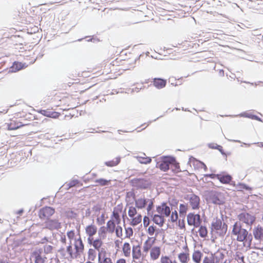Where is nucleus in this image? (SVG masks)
<instances>
[{"instance_id":"nucleus-14","label":"nucleus","mask_w":263,"mask_h":263,"mask_svg":"<svg viewBox=\"0 0 263 263\" xmlns=\"http://www.w3.org/2000/svg\"><path fill=\"white\" fill-rule=\"evenodd\" d=\"M187 221L189 226L198 227L201 222L199 214L190 213L187 215Z\"/></svg>"},{"instance_id":"nucleus-53","label":"nucleus","mask_w":263,"mask_h":263,"mask_svg":"<svg viewBox=\"0 0 263 263\" xmlns=\"http://www.w3.org/2000/svg\"><path fill=\"white\" fill-rule=\"evenodd\" d=\"M235 259L237 261L240 260L242 262H244V256L242 255L240 252H236L235 255Z\"/></svg>"},{"instance_id":"nucleus-16","label":"nucleus","mask_w":263,"mask_h":263,"mask_svg":"<svg viewBox=\"0 0 263 263\" xmlns=\"http://www.w3.org/2000/svg\"><path fill=\"white\" fill-rule=\"evenodd\" d=\"M43 249H36L31 254V256L33 258L34 263H45L47 260V257L42 255Z\"/></svg>"},{"instance_id":"nucleus-26","label":"nucleus","mask_w":263,"mask_h":263,"mask_svg":"<svg viewBox=\"0 0 263 263\" xmlns=\"http://www.w3.org/2000/svg\"><path fill=\"white\" fill-rule=\"evenodd\" d=\"M61 227L60 223L58 220H47L46 221V228L50 230L58 229Z\"/></svg>"},{"instance_id":"nucleus-41","label":"nucleus","mask_w":263,"mask_h":263,"mask_svg":"<svg viewBox=\"0 0 263 263\" xmlns=\"http://www.w3.org/2000/svg\"><path fill=\"white\" fill-rule=\"evenodd\" d=\"M188 206L186 204H180L179 205V212L180 215H185L187 211Z\"/></svg>"},{"instance_id":"nucleus-5","label":"nucleus","mask_w":263,"mask_h":263,"mask_svg":"<svg viewBox=\"0 0 263 263\" xmlns=\"http://www.w3.org/2000/svg\"><path fill=\"white\" fill-rule=\"evenodd\" d=\"M128 215L129 217L130 224L132 226H136L142 221V215L138 213L137 209L133 206L129 207Z\"/></svg>"},{"instance_id":"nucleus-10","label":"nucleus","mask_w":263,"mask_h":263,"mask_svg":"<svg viewBox=\"0 0 263 263\" xmlns=\"http://www.w3.org/2000/svg\"><path fill=\"white\" fill-rule=\"evenodd\" d=\"M130 184L137 189H145L151 185V182L145 178H134L131 180Z\"/></svg>"},{"instance_id":"nucleus-29","label":"nucleus","mask_w":263,"mask_h":263,"mask_svg":"<svg viewBox=\"0 0 263 263\" xmlns=\"http://www.w3.org/2000/svg\"><path fill=\"white\" fill-rule=\"evenodd\" d=\"M253 233L256 239L263 241V228L261 226L258 225L255 227Z\"/></svg>"},{"instance_id":"nucleus-31","label":"nucleus","mask_w":263,"mask_h":263,"mask_svg":"<svg viewBox=\"0 0 263 263\" xmlns=\"http://www.w3.org/2000/svg\"><path fill=\"white\" fill-rule=\"evenodd\" d=\"M122 250L123 254L125 257H129L130 256L132 248L129 242H125L123 245Z\"/></svg>"},{"instance_id":"nucleus-45","label":"nucleus","mask_w":263,"mask_h":263,"mask_svg":"<svg viewBox=\"0 0 263 263\" xmlns=\"http://www.w3.org/2000/svg\"><path fill=\"white\" fill-rule=\"evenodd\" d=\"M95 182L98 183L100 185L105 186V185H108L110 183V180H107L103 179V178H100V179H97L95 181Z\"/></svg>"},{"instance_id":"nucleus-24","label":"nucleus","mask_w":263,"mask_h":263,"mask_svg":"<svg viewBox=\"0 0 263 263\" xmlns=\"http://www.w3.org/2000/svg\"><path fill=\"white\" fill-rule=\"evenodd\" d=\"M171 158H165L162 160L158 162L157 167H159L162 171L166 172L170 168Z\"/></svg>"},{"instance_id":"nucleus-21","label":"nucleus","mask_w":263,"mask_h":263,"mask_svg":"<svg viewBox=\"0 0 263 263\" xmlns=\"http://www.w3.org/2000/svg\"><path fill=\"white\" fill-rule=\"evenodd\" d=\"M88 243L92 246L93 249L98 251L99 252L101 251V249L103 245V242L101 238H98L97 239L89 238L87 239Z\"/></svg>"},{"instance_id":"nucleus-12","label":"nucleus","mask_w":263,"mask_h":263,"mask_svg":"<svg viewBox=\"0 0 263 263\" xmlns=\"http://www.w3.org/2000/svg\"><path fill=\"white\" fill-rule=\"evenodd\" d=\"M60 101L61 102V104L58 105V106H63L62 109L63 110L73 109L77 106L74 99L71 97H65Z\"/></svg>"},{"instance_id":"nucleus-48","label":"nucleus","mask_w":263,"mask_h":263,"mask_svg":"<svg viewBox=\"0 0 263 263\" xmlns=\"http://www.w3.org/2000/svg\"><path fill=\"white\" fill-rule=\"evenodd\" d=\"M43 250L45 254H51L52 253L53 247L51 245H46L44 246Z\"/></svg>"},{"instance_id":"nucleus-43","label":"nucleus","mask_w":263,"mask_h":263,"mask_svg":"<svg viewBox=\"0 0 263 263\" xmlns=\"http://www.w3.org/2000/svg\"><path fill=\"white\" fill-rule=\"evenodd\" d=\"M199 234L201 237H205L208 235V230L205 227L201 226L199 229Z\"/></svg>"},{"instance_id":"nucleus-59","label":"nucleus","mask_w":263,"mask_h":263,"mask_svg":"<svg viewBox=\"0 0 263 263\" xmlns=\"http://www.w3.org/2000/svg\"><path fill=\"white\" fill-rule=\"evenodd\" d=\"M126 198H135V194L133 192H128L126 194Z\"/></svg>"},{"instance_id":"nucleus-33","label":"nucleus","mask_w":263,"mask_h":263,"mask_svg":"<svg viewBox=\"0 0 263 263\" xmlns=\"http://www.w3.org/2000/svg\"><path fill=\"white\" fill-rule=\"evenodd\" d=\"M166 80L160 78H155L153 80V85L158 89H161L165 86Z\"/></svg>"},{"instance_id":"nucleus-60","label":"nucleus","mask_w":263,"mask_h":263,"mask_svg":"<svg viewBox=\"0 0 263 263\" xmlns=\"http://www.w3.org/2000/svg\"><path fill=\"white\" fill-rule=\"evenodd\" d=\"M79 183V182L78 180H72V181H70L69 183V187L74 186L75 185H77Z\"/></svg>"},{"instance_id":"nucleus-9","label":"nucleus","mask_w":263,"mask_h":263,"mask_svg":"<svg viewBox=\"0 0 263 263\" xmlns=\"http://www.w3.org/2000/svg\"><path fill=\"white\" fill-rule=\"evenodd\" d=\"M88 69V71H85L83 72V76H88L91 78H94L100 76H103L102 62L94 67L89 68Z\"/></svg>"},{"instance_id":"nucleus-55","label":"nucleus","mask_w":263,"mask_h":263,"mask_svg":"<svg viewBox=\"0 0 263 263\" xmlns=\"http://www.w3.org/2000/svg\"><path fill=\"white\" fill-rule=\"evenodd\" d=\"M67 235L68 238L70 239V241H71L72 240H73L74 238L75 237V233L74 231H68L67 233Z\"/></svg>"},{"instance_id":"nucleus-17","label":"nucleus","mask_w":263,"mask_h":263,"mask_svg":"<svg viewBox=\"0 0 263 263\" xmlns=\"http://www.w3.org/2000/svg\"><path fill=\"white\" fill-rule=\"evenodd\" d=\"M190 205L192 210H198L200 208V198L197 195L192 194L187 196Z\"/></svg>"},{"instance_id":"nucleus-2","label":"nucleus","mask_w":263,"mask_h":263,"mask_svg":"<svg viewBox=\"0 0 263 263\" xmlns=\"http://www.w3.org/2000/svg\"><path fill=\"white\" fill-rule=\"evenodd\" d=\"M26 114L24 111L15 113L7 123L8 130H15L27 125L26 123Z\"/></svg>"},{"instance_id":"nucleus-42","label":"nucleus","mask_w":263,"mask_h":263,"mask_svg":"<svg viewBox=\"0 0 263 263\" xmlns=\"http://www.w3.org/2000/svg\"><path fill=\"white\" fill-rule=\"evenodd\" d=\"M107 229L105 227H101L99 230L98 234L100 238L104 239L106 237Z\"/></svg>"},{"instance_id":"nucleus-22","label":"nucleus","mask_w":263,"mask_h":263,"mask_svg":"<svg viewBox=\"0 0 263 263\" xmlns=\"http://www.w3.org/2000/svg\"><path fill=\"white\" fill-rule=\"evenodd\" d=\"M212 259L213 263H221L225 257L224 252L218 250L210 256Z\"/></svg>"},{"instance_id":"nucleus-49","label":"nucleus","mask_w":263,"mask_h":263,"mask_svg":"<svg viewBox=\"0 0 263 263\" xmlns=\"http://www.w3.org/2000/svg\"><path fill=\"white\" fill-rule=\"evenodd\" d=\"M125 237L126 238H130L133 235V230L131 227H127L125 228Z\"/></svg>"},{"instance_id":"nucleus-6","label":"nucleus","mask_w":263,"mask_h":263,"mask_svg":"<svg viewBox=\"0 0 263 263\" xmlns=\"http://www.w3.org/2000/svg\"><path fill=\"white\" fill-rule=\"evenodd\" d=\"M102 67L103 70V75L108 76L105 79H111L112 78H116L118 75L115 72V68L112 64L108 60H105L102 62Z\"/></svg>"},{"instance_id":"nucleus-35","label":"nucleus","mask_w":263,"mask_h":263,"mask_svg":"<svg viewBox=\"0 0 263 263\" xmlns=\"http://www.w3.org/2000/svg\"><path fill=\"white\" fill-rule=\"evenodd\" d=\"M41 112L42 115L51 118H56L59 117L60 113L55 111H51L49 109L42 110Z\"/></svg>"},{"instance_id":"nucleus-19","label":"nucleus","mask_w":263,"mask_h":263,"mask_svg":"<svg viewBox=\"0 0 263 263\" xmlns=\"http://www.w3.org/2000/svg\"><path fill=\"white\" fill-rule=\"evenodd\" d=\"M156 240L155 237H148L145 241L143 246V252L145 254V256L147 255L148 251L153 247V246L155 244Z\"/></svg>"},{"instance_id":"nucleus-58","label":"nucleus","mask_w":263,"mask_h":263,"mask_svg":"<svg viewBox=\"0 0 263 263\" xmlns=\"http://www.w3.org/2000/svg\"><path fill=\"white\" fill-rule=\"evenodd\" d=\"M202 263H213V260L210 256H205L203 259Z\"/></svg>"},{"instance_id":"nucleus-64","label":"nucleus","mask_w":263,"mask_h":263,"mask_svg":"<svg viewBox=\"0 0 263 263\" xmlns=\"http://www.w3.org/2000/svg\"><path fill=\"white\" fill-rule=\"evenodd\" d=\"M61 241L63 243H66V239L65 236L61 238Z\"/></svg>"},{"instance_id":"nucleus-56","label":"nucleus","mask_w":263,"mask_h":263,"mask_svg":"<svg viewBox=\"0 0 263 263\" xmlns=\"http://www.w3.org/2000/svg\"><path fill=\"white\" fill-rule=\"evenodd\" d=\"M13 69H15V70H19L22 68L21 63H14L12 67Z\"/></svg>"},{"instance_id":"nucleus-28","label":"nucleus","mask_w":263,"mask_h":263,"mask_svg":"<svg viewBox=\"0 0 263 263\" xmlns=\"http://www.w3.org/2000/svg\"><path fill=\"white\" fill-rule=\"evenodd\" d=\"M85 231L88 236V239L93 238V236L97 232V227L93 224L89 225L86 227Z\"/></svg>"},{"instance_id":"nucleus-23","label":"nucleus","mask_w":263,"mask_h":263,"mask_svg":"<svg viewBox=\"0 0 263 263\" xmlns=\"http://www.w3.org/2000/svg\"><path fill=\"white\" fill-rule=\"evenodd\" d=\"M123 205L122 204H118L114 208L111 218L116 221L117 224L120 222L121 219L120 215L122 212Z\"/></svg>"},{"instance_id":"nucleus-37","label":"nucleus","mask_w":263,"mask_h":263,"mask_svg":"<svg viewBox=\"0 0 263 263\" xmlns=\"http://www.w3.org/2000/svg\"><path fill=\"white\" fill-rule=\"evenodd\" d=\"M97 257V250L92 249L90 248L89 249L88 252H87V258L88 260H91V261H94Z\"/></svg>"},{"instance_id":"nucleus-18","label":"nucleus","mask_w":263,"mask_h":263,"mask_svg":"<svg viewBox=\"0 0 263 263\" xmlns=\"http://www.w3.org/2000/svg\"><path fill=\"white\" fill-rule=\"evenodd\" d=\"M98 262L99 263H112L109 255L104 249L98 252Z\"/></svg>"},{"instance_id":"nucleus-32","label":"nucleus","mask_w":263,"mask_h":263,"mask_svg":"<svg viewBox=\"0 0 263 263\" xmlns=\"http://www.w3.org/2000/svg\"><path fill=\"white\" fill-rule=\"evenodd\" d=\"M216 178L219 180V181L223 184H228L232 180V177L230 175H221L217 174Z\"/></svg>"},{"instance_id":"nucleus-27","label":"nucleus","mask_w":263,"mask_h":263,"mask_svg":"<svg viewBox=\"0 0 263 263\" xmlns=\"http://www.w3.org/2000/svg\"><path fill=\"white\" fill-rule=\"evenodd\" d=\"M150 251V257L152 260H155L158 259L161 254V249L159 246L153 247Z\"/></svg>"},{"instance_id":"nucleus-7","label":"nucleus","mask_w":263,"mask_h":263,"mask_svg":"<svg viewBox=\"0 0 263 263\" xmlns=\"http://www.w3.org/2000/svg\"><path fill=\"white\" fill-rule=\"evenodd\" d=\"M135 208L138 209H142L145 208L147 204L148 205L146 208L147 213H148L154 206V203L152 200L147 199L144 197H140L135 199Z\"/></svg>"},{"instance_id":"nucleus-63","label":"nucleus","mask_w":263,"mask_h":263,"mask_svg":"<svg viewBox=\"0 0 263 263\" xmlns=\"http://www.w3.org/2000/svg\"><path fill=\"white\" fill-rule=\"evenodd\" d=\"M121 241H120L119 240H116L115 241V247L116 248H119L120 243H121Z\"/></svg>"},{"instance_id":"nucleus-11","label":"nucleus","mask_w":263,"mask_h":263,"mask_svg":"<svg viewBox=\"0 0 263 263\" xmlns=\"http://www.w3.org/2000/svg\"><path fill=\"white\" fill-rule=\"evenodd\" d=\"M238 218L239 221L250 226H251L256 220L254 215L246 212L239 214L238 215Z\"/></svg>"},{"instance_id":"nucleus-15","label":"nucleus","mask_w":263,"mask_h":263,"mask_svg":"<svg viewBox=\"0 0 263 263\" xmlns=\"http://www.w3.org/2000/svg\"><path fill=\"white\" fill-rule=\"evenodd\" d=\"M156 212L165 217H168L171 213L170 207L166 202H162L157 206Z\"/></svg>"},{"instance_id":"nucleus-54","label":"nucleus","mask_w":263,"mask_h":263,"mask_svg":"<svg viewBox=\"0 0 263 263\" xmlns=\"http://www.w3.org/2000/svg\"><path fill=\"white\" fill-rule=\"evenodd\" d=\"M156 231V227L151 226L147 229V233L149 235H153Z\"/></svg>"},{"instance_id":"nucleus-25","label":"nucleus","mask_w":263,"mask_h":263,"mask_svg":"<svg viewBox=\"0 0 263 263\" xmlns=\"http://www.w3.org/2000/svg\"><path fill=\"white\" fill-rule=\"evenodd\" d=\"M185 252L180 253L178 255V258L181 263H188L190 258V254L189 253V249L187 245H185Z\"/></svg>"},{"instance_id":"nucleus-46","label":"nucleus","mask_w":263,"mask_h":263,"mask_svg":"<svg viewBox=\"0 0 263 263\" xmlns=\"http://www.w3.org/2000/svg\"><path fill=\"white\" fill-rule=\"evenodd\" d=\"M236 189L238 191H243V190H251V187L242 183H239L238 184H237Z\"/></svg>"},{"instance_id":"nucleus-51","label":"nucleus","mask_w":263,"mask_h":263,"mask_svg":"<svg viewBox=\"0 0 263 263\" xmlns=\"http://www.w3.org/2000/svg\"><path fill=\"white\" fill-rule=\"evenodd\" d=\"M116 234L118 237L121 238L123 235L122 228L121 226H117L116 228Z\"/></svg>"},{"instance_id":"nucleus-20","label":"nucleus","mask_w":263,"mask_h":263,"mask_svg":"<svg viewBox=\"0 0 263 263\" xmlns=\"http://www.w3.org/2000/svg\"><path fill=\"white\" fill-rule=\"evenodd\" d=\"M132 253V257L134 260H138L143 257L141 246L139 243H138L137 245L133 246Z\"/></svg>"},{"instance_id":"nucleus-40","label":"nucleus","mask_w":263,"mask_h":263,"mask_svg":"<svg viewBox=\"0 0 263 263\" xmlns=\"http://www.w3.org/2000/svg\"><path fill=\"white\" fill-rule=\"evenodd\" d=\"M120 162V158L116 157L114 159L105 162L106 165L112 167L117 165Z\"/></svg>"},{"instance_id":"nucleus-44","label":"nucleus","mask_w":263,"mask_h":263,"mask_svg":"<svg viewBox=\"0 0 263 263\" xmlns=\"http://www.w3.org/2000/svg\"><path fill=\"white\" fill-rule=\"evenodd\" d=\"M193 164L194 165L198 166L199 168H203L204 170L205 171L208 170L206 165L203 162L200 161L199 160H194L193 161Z\"/></svg>"},{"instance_id":"nucleus-38","label":"nucleus","mask_w":263,"mask_h":263,"mask_svg":"<svg viewBox=\"0 0 263 263\" xmlns=\"http://www.w3.org/2000/svg\"><path fill=\"white\" fill-rule=\"evenodd\" d=\"M114 221L110 220L107 222L106 228L109 233H112L115 230L116 224Z\"/></svg>"},{"instance_id":"nucleus-4","label":"nucleus","mask_w":263,"mask_h":263,"mask_svg":"<svg viewBox=\"0 0 263 263\" xmlns=\"http://www.w3.org/2000/svg\"><path fill=\"white\" fill-rule=\"evenodd\" d=\"M228 226L222 221V219L214 218L211 224V231L219 236L224 235L227 231Z\"/></svg>"},{"instance_id":"nucleus-50","label":"nucleus","mask_w":263,"mask_h":263,"mask_svg":"<svg viewBox=\"0 0 263 263\" xmlns=\"http://www.w3.org/2000/svg\"><path fill=\"white\" fill-rule=\"evenodd\" d=\"M178 219V213L176 210L173 211L170 216V220L172 222L177 221Z\"/></svg>"},{"instance_id":"nucleus-39","label":"nucleus","mask_w":263,"mask_h":263,"mask_svg":"<svg viewBox=\"0 0 263 263\" xmlns=\"http://www.w3.org/2000/svg\"><path fill=\"white\" fill-rule=\"evenodd\" d=\"M137 160L140 163L142 164H148L149 163L152 161V159L150 157H145V156H137Z\"/></svg>"},{"instance_id":"nucleus-36","label":"nucleus","mask_w":263,"mask_h":263,"mask_svg":"<svg viewBox=\"0 0 263 263\" xmlns=\"http://www.w3.org/2000/svg\"><path fill=\"white\" fill-rule=\"evenodd\" d=\"M202 256H203V254L201 253V252L200 251H199V250L195 251L193 253V254H192L193 260L195 263H200Z\"/></svg>"},{"instance_id":"nucleus-52","label":"nucleus","mask_w":263,"mask_h":263,"mask_svg":"<svg viewBox=\"0 0 263 263\" xmlns=\"http://www.w3.org/2000/svg\"><path fill=\"white\" fill-rule=\"evenodd\" d=\"M134 86L135 87L133 88V90L136 91H138L139 89H143L145 87L143 83H137L136 84L134 85Z\"/></svg>"},{"instance_id":"nucleus-57","label":"nucleus","mask_w":263,"mask_h":263,"mask_svg":"<svg viewBox=\"0 0 263 263\" xmlns=\"http://www.w3.org/2000/svg\"><path fill=\"white\" fill-rule=\"evenodd\" d=\"M143 226L144 227H147L149 224V218L148 217L145 216L143 217Z\"/></svg>"},{"instance_id":"nucleus-61","label":"nucleus","mask_w":263,"mask_h":263,"mask_svg":"<svg viewBox=\"0 0 263 263\" xmlns=\"http://www.w3.org/2000/svg\"><path fill=\"white\" fill-rule=\"evenodd\" d=\"M116 263H126V261L124 258H121L117 259Z\"/></svg>"},{"instance_id":"nucleus-30","label":"nucleus","mask_w":263,"mask_h":263,"mask_svg":"<svg viewBox=\"0 0 263 263\" xmlns=\"http://www.w3.org/2000/svg\"><path fill=\"white\" fill-rule=\"evenodd\" d=\"M171 163L170 168L175 173H178L181 172L180 165L178 162L176 161L175 158H171L170 159Z\"/></svg>"},{"instance_id":"nucleus-13","label":"nucleus","mask_w":263,"mask_h":263,"mask_svg":"<svg viewBox=\"0 0 263 263\" xmlns=\"http://www.w3.org/2000/svg\"><path fill=\"white\" fill-rule=\"evenodd\" d=\"M53 208L49 206H45L41 209L39 212V216L42 220H47L54 213Z\"/></svg>"},{"instance_id":"nucleus-1","label":"nucleus","mask_w":263,"mask_h":263,"mask_svg":"<svg viewBox=\"0 0 263 263\" xmlns=\"http://www.w3.org/2000/svg\"><path fill=\"white\" fill-rule=\"evenodd\" d=\"M112 64L117 75H120L123 71L128 70L133 67L136 63V57L129 53V57L124 58L120 55L115 60L112 61Z\"/></svg>"},{"instance_id":"nucleus-47","label":"nucleus","mask_w":263,"mask_h":263,"mask_svg":"<svg viewBox=\"0 0 263 263\" xmlns=\"http://www.w3.org/2000/svg\"><path fill=\"white\" fill-rule=\"evenodd\" d=\"M160 263H173L171 258L167 255H162L160 260Z\"/></svg>"},{"instance_id":"nucleus-34","label":"nucleus","mask_w":263,"mask_h":263,"mask_svg":"<svg viewBox=\"0 0 263 263\" xmlns=\"http://www.w3.org/2000/svg\"><path fill=\"white\" fill-rule=\"evenodd\" d=\"M164 217H165L163 216L158 213V214H155L154 215L153 217V221L159 226H162L164 223Z\"/></svg>"},{"instance_id":"nucleus-8","label":"nucleus","mask_w":263,"mask_h":263,"mask_svg":"<svg viewBox=\"0 0 263 263\" xmlns=\"http://www.w3.org/2000/svg\"><path fill=\"white\" fill-rule=\"evenodd\" d=\"M232 233L237 236L236 239L239 241L246 240L248 235V232L245 229L238 226L237 222L233 226Z\"/></svg>"},{"instance_id":"nucleus-62","label":"nucleus","mask_w":263,"mask_h":263,"mask_svg":"<svg viewBox=\"0 0 263 263\" xmlns=\"http://www.w3.org/2000/svg\"><path fill=\"white\" fill-rule=\"evenodd\" d=\"M205 176L209 177H210L211 178H213V179L214 178H216V175L213 174L205 175Z\"/></svg>"},{"instance_id":"nucleus-3","label":"nucleus","mask_w":263,"mask_h":263,"mask_svg":"<svg viewBox=\"0 0 263 263\" xmlns=\"http://www.w3.org/2000/svg\"><path fill=\"white\" fill-rule=\"evenodd\" d=\"M74 249H73L71 243L69 245L66 249V251L69 255L71 259L77 258L84 250V246L80 237L74 240Z\"/></svg>"}]
</instances>
